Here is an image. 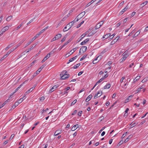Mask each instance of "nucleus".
I'll return each instance as SVG.
<instances>
[{
  "mask_svg": "<svg viewBox=\"0 0 148 148\" xmlns=\"http://www.w3.org/2000/svg\"><path fill=\"white\" fill-rule=\"evenodd\" d=\"M35 18H34L33 19H32L27 24V25L29 24L30 23H31L33 22V21H34V19Z\"/></svg>",
  "mask_w": 148,
  "mask_h": 148,
  "instance_id": "56",
  "label": "nucleus"
},
{
  "mask_svg": "<svg viewBox=\"0 0 148 148\" xmlns=\"http://www.w3.org/2000/svg\"><path fill=\"white\" fill-rule=\"evenodd\" d=\"M24 100V99L22 98H21L17 102H18V103H19V104L20 103L22 102Z\"/></svg>",
  "mask_w": 148,
  "mask_h": 148,
  "instance_id": "38",
  "label": "nucleus"
},
{
  "mask_svg": "<svg viewBox=\"0 0 148 148\" xmlns=\"http://www.w3.org/2000/svg\"><path fill=\"white\" fill-rule=\"evenodd\" d=\"M123 56H127V57L129 55L128 54V51L127 50L123 53Z\"/></svg>",
  "mask_w": 148,
  "mask_h": 148,
  "instance_id": "26",
  "label": "nucleus"
},
{
  "mask_svg": "<svg viewBox=\"0 0 148 148\" xmlns=\"http://www.w3.org/2000/svg\"><path fill=\"white\" fill-rule=\"evenodd\" d=\"M78 124H76L74 126L71 128V130L72 131L75 130L78 127Z\"/></svg>",
  "mask_w": 148,
  "mask_h": 148,
  "instance_id": "19",
  "label": "nucleus"
},
{
  "mask_svg": "<svg viewBox=\"0 0 148 148\" xmlns=\"http://www.w3.org/2000/svg\"><path fill=\"white\" fill-rule=\"evenodd\" d=\"M7 101H5L1 105V107H3L5 104L7 103Z\"/></svg>",
  "mask_w": 148,
  "mask_h": 148,
  "instance_id": "60",
  "label": "nucleus"
},
{
  "mask_svg": "<svg viewBox=\"0 0 148 148\" xmlns=\"http://www.w3.org/2000/svg\"><path fill=\"white\" fill-rule=\"evenodd\" d=\"M61 133V130H56L55 132L54 135L55 136L58 135Z\"/></svg>",
  "mask_w": 148,
  "mask_h": 148,
  "instance_id": "12",
  "label": "nucleus"
},
{
  "mask_svg": "<svg viewBox=\"0 0 148 148\" xmlns=\"http://www.w3.org/2000/svg\"><path fill=\"white\" fill-rule=\"evenodd\" d=\"M133 137V135H130L125 140V143H126L130 139L132 138Z\"/></svg>",
  "mask_w": 148,
  "mask_h": 148,
  "instance_id": "18",
  "label": "nucleus"
},
{
  "mask_svg": "<svg viewBox=\"0 0 148 148\" xmlns=\"http://www.w3.org/2000/svg\"><path fill=\"white\" fill-rule=\"evenodd\" d=\"M77 100H75L73 102H72L71 103V106H73L77 102Z\"/></svg>",
  "mask_w": 148,
  "mask_h": 148,
  "instance_id": "45",
  "label": "nucleus"
},
{
  "mask_svg": "<svg viewBox=\"0 0 148 148\" xmlns=\"http://www.w3.org/2000/svg\"><path fill=\"white\" fill-rule=\"evenodd\" d=\"M110 87V84H108L104 86L103 88L104 89L107 88H109Z\"/></svg>",
  "mask_w": 148,
  "mask_h": 148,
  "instance_id": "22",
  "label": "nucleus"
},
{
  "mask_svg": "<svg viewBox=\"0 0 148 148\" xmlns=\"http://www.w3.org/2000/svg\"><path fill=\"white\" fill-rule=\"evenodd\" d=\"M66 37V36H65L61 40V42H63L64 41H65V40Z\"/></svg>",
  "mask_w": 148,
  "mask_h": 148,
  "instance_id": "54",
  "label": "nucleus"
},
{
  "mask_svg": "<svg viewBox=\"0 0 148 148\" xmlns=\"http://www.w3.org/2000/svg\"><path fill=\"white\" fill-rule=\"evenodd\" d=\"M147 81H148V77H145L142 80L141 82L142 83H145Z\"/></svg>",
  "mask_w": 148,
  "mask_h": 148,
  "instance_id": "24",
  "label": "nucleus"
},
{
  "mask_svg": "<svg viewBox=\"0 0 148 148\" xmlns=\"http://www.w3.org/2000/svg\"><path fill=\"white\" fill-rule=\"evenodd\" d=\"M13 45L12 44H10L7 47H6V48H5V50H8V49L10 48L11 47H12V46Z\"/></svg>",
  "mask_w": 148,
  "mask_h": 148,
  "instance_id": "34",
  "label": "nucleus"
},
{
  "mask_svg": "<svg viewBox=\"0 0 148 148\" xmlns=\"http://www.w3.org/2000/svg\"><path fill=\"white\" fill-rule=\"evenodd\" d=\"M67 45V43H65L60 48H59L60 51V50L62 48H63L65 45Z\"/></svg>",
  "mask_w": 148,
  "mask_h": 148,
  "instance_id": "52",
  "label": "nucleus"
},
{
  "mask_svg": "<svg viewBox=\"0 0 148 148\" xmlns=\"http://www.w3.org/2000/svg\"><path fill=\"white\" fill-rule=\"evenodd\" d=\"M87 49V47L86 46L82 47L80 49V51L81 50L83 53L85 52Z\"/></svg>",
  "mask_w": 148,
  "mask_h": 148,
  "instance_id": "5",
  "label": "nucleus"
},
{
  "mask_svg": "<svg viewBox=\"0 0 148 148\" xmlns=\"http://www.w3.org/2000/svg\"><path fill=\"white\" fill-rule=\"evenodd\" d=\"M49 57V56H48V55H47L45 56V57H44V59L42 61H41L42 63L44 62Z\"/></svg>",
  "mask_w": 148,
  "mask_h": 148,
  "instance_id": "20",
  "label": "nucleus"
},
{
  "mask_svg": "<svg viewBox=\"0 0 148 148\" xmlns=\"http://www.w3.org/2000/svg\"><path fill=\"white\" fill-rule=\"evenodd\" d=\"M148 1H145L143 3H141L140 5H143V6H145V5L147 4V3H148Z\"/></svg>",
  "mask_w": 148,
  "mask_h": 148,
  "instance_id": "49",
  "label": "nucleus"
},
{
  "mask_svg": "<svg viewBox=\"0 0 148 148\" xmlns=\"http://www.w3.org/2000/svg\"><path fill=\"white\" fill-rule=\"evenodd\" d=\"M22 25H23V24L21 23L20 25H18V27H17L16 28H15L14 29V30L16 31V30H17L19 28H20V27H21V26Z\"/></svg>",
  "mask_w": 148,
  "mask_h": 148,
  "instance_id": "28",
  "label": "nucleus"
},
{
  "mask_svg": "<svg viewBox=\"0 0 148 148\" xmlns=\"http://www.w3.org/2000/svg\"><path fill=\"white\" fill-rule=\"evenodd\" d=\"M14 134H12L10 137V140H12L14 137Z\"/></svg>",
  "mask_w": 148,
  "mask_h": 148,
  "instance_id": "61",
  "label": "nucleus"
},
{
  "mask_svg": "<svg viewBox=\"0 0 148 148\" xmlns=\"http://www.w3.org/2000/svg\"><path fill=\"white\" fill-rule=\"evenodd\" d=\"M102 91H99L97 92V94H96L94 96V98L96 99V97L98 96V95L99 94V93H101V94H102Z\"/></svg>",
  "mask_w": 148,
  "mask_h": 148,
  "instance_id": "30",
  "label": "nucleus"
},
{
  "mask_svg": "<svg viewBox=\"0 0 148 148\" xmlns=\"http://www.w3.org/2000/svg\"><path fill=\"white\" fill-rule=\"evenodd\" d=\"M104 21H102L100 22L98 24H99V27H101L103 24Z\"/></svg>",
  "mask_w": 148,
  "mask_h": 148,
  "instance_id": "42",
  "label": "nucleus"
},
{
  "mask_svg": "<svg viewBox=\"0 0 148 148\" xmlns=\"http://www.w3.org/2000/svg\"><path fill=\"white\" fill-rule=\"evenodd\" d=\"M135 31L136 30L135 29L133 30L129 34L128 36H131L135 32Z\"/></svg>",
  "mask_w": 148,
  "mask_h": 148,
  "instance_id": "35",
  "label": "nucleus"
},
{
  "mask_svg": "<svg viewBox=\"0 0 148 148\" xmlns=\"http://www.w3.org/2000/svg\"><path fill=\"white\" fill-rule=\"evenodd\" d=\"M140 30H138V32H136V33L134 35L133 37L134 38L136 36H137L140 34Z\"/></svg>",
  "mask_w": 148,
  "mask_h": 148,
  "instance_id": "25",
  "label": "nucleus"
},
{
  "mask_svg": "<svg viewBox=\"0 0 148 148\" xmlns=\"http://www.w3.org/2000/svg\"><path fill=\"white\" fill-rule=\"evenodd\" d=\"M67 18V16H65L61 20L60 22H62V21H65Z\"/></svg>",
  "mask_w": 148,
  "mask_h": 148,
  "instance_id": "44",
  "label": "nucleus"
},
{
  "mask_svg": "<svg viewBox=\"0 0 148 148\" xmlns=\"http://www.w3.org/2000/svg\"><path fill=\"white\" fill-rule=\"evenodd\" d=\"M89 40L88 38H87L81 42L80 44L82 45H85L86 43Z\"/></svg>",
  "mask_w": 148,
  "mask_h": 148,
  "instance_id": "15",
  "label": "nucleus"
},
{
  "mask_svg": "<svg viewBox=\"0 0 148 148\" xmlns=\"http://www.w3.org/2000/svg\"><path fill=\"white\" fill-rule=\"evenodd\" d=\"M36 46V45H33L29 49V50L27 51V53L28 52L30 51L33 49Z\"/></svg>",
  "mask_w": 148,
  "mask_h": 148,
  "instance_id": "33",
  "label": "nucleus"
},
{
  "mask_svg": "<svg viewBox=\"0 0 148 148\" xmlns=\"http://www.w3.org/2000/svg\"><path fill=\"white\" fill-rule=\"evenodd\" d=\"M39 36L37 34L36 35V36L33 37L31 40V42H33L34 40L36 38H37Z\"/></svg>",
  "mask_w": 148,
  "mask_h": 148,
  "instance_id": "27",
  "label": "nucleus"
},
{
  "mask_svg": "<svg viewBox=\"0 0 148 148\" xmlns=\"http://www.w3.org/2000/svg\"><path fill=\"white\" fill-rule=\"evenodd\" d=\"M131 100V99H126L125 101V103H126L128 102L129 101H130Z\"/></svg>",
  "mask_w": 148,
  "mask_h": 148,
  "instance_id": "57",
  "label": "nucleus"
},
{
  "mask_svg": "<svg viewBox=\"0 0 148 148\" xmlns=\"http://www.w3.org/2000/svg\"><path fill=\"white\" fill-rule=\"evenodd\" d=\"M77 56H75V57H73V58L70 59L69 60V62H67V64H68L70 62H72L73 61V60H75V59H76V58H77Z\"/></svg>",
  "mask_w": 148,
  "mask_h": 148,
  "instance_id": "10",
  "label": "nucleus"
},
{
  "mask_svg": "<svg viewBox=\"0 0 148 148\" xmlns=\"http://www.w3.org/2000/svg\"><path fill=\"white\" fill-rule=\"evenodd\" d=\"M108 76V75L107 74H106V75H105L102 77L103 78V79H104L106 78Z\"/></svg>",
  "mask_w": 148,
  "mask_h": 148,
  "instance_id": "62",
  "label": "nucleus"
},
{
  "mask_svg": "<svg viewBox=\"0 0 148 148\" xmlns=\"http://www.w3.org/2000/svg\"><path fill=\"white\" fill-rule=\"evenodd\" d=\"M62 36V35L60 34H57L55 37L57 39H58L61 38Z\"/></svg>",
  "mask_w": 148,
  "mask_h": 148,
  "instance_id": "21",
  "label": "nucleus"
},
{
  "mask_svg": "<svg viewBox=\"0 0 148 148\" xmlns=\"http://www.w3.org/2000/svg\"><path fill=\"white\" fill-rule=\"evenodd\" d=\"M87 34V32L86 33H84V34H83L81 36L79 37V41L82 40V38H84Z\"/></svg>",
  "mask_w": 148,
  "mask_h": 148,
  "instance_id": "17",
  "label": "nucleus"
},
{
  "mask_svg": "<svg viewBox=\"0 0 148 148\" xmlns=\"http://www.w3.org/2000/svg\"><path fill=\"white\" fill-rule=\"evenodd\" d=\"M95 31L92 30L90 33L88 35V36H91L95 34Z\"/></svg>",
  "mask_w": 148,
  "mask_h": 148,
  "instance_id": "23",
  "label": "nucleus"
},
{
  "mask_svg": "<svg viewBox=\"0 0 148 148\" xmlns=\"http://www.w3.org/2000/svg\"><path fill=\"white\" fill-rule=\"evenodd\" d=\"M100 27H99V24H97L95 27V30H96L97 29L99 28Z\"/></svg>",
  "mask_w": 148,
  "mask_h": 148,
  "instance_id": "55",
  "label": "nucleus"
},
{
  "mask_svg": "<svg viewBox=\"0 0 148 148\" xmlns=\"http://www.w3.org/2000/svg\"><path fill=\"white\" fill-rule=\"evenodd\" d=\"M32 42H31V41L30 42H28L26 44L25 47L28 46V45L30 44Z\"/></svg>",
  "mask_w": 148,
  "mask_h": 148,
  "instance_id": "63",
  "label": "nucleus"
},
{
  "mask_svg": "<svg viewBox=\"0 0 148 148\" xmlns=\"http://www.w3.org/2000/svg\"><path fill=\"white\" fill-rule=\"evenodd\" d=\"M76 18H76L74 21H72L71 22L69 23V24H67L66 26H65L64 28L63 29V31L64 32H66L70 29L74 23L79 20V19H78V18H77L76 20Z\"/></svg>",
  "mask_w": 148,
  "mask_h": 148,
  "instance_id": "1",
  "label": "nucleus"
},
{
  "mask_svg": "<svg viewBox=\"0 0 148 148\" xmlns=\"http://www.w3.org/2000/svg\"><path fill=\"white\" fill-rule=\"evenodd\" d=\"M127 133V132H126L122 136L121 138H124L125 137V136L126 135Z\"/></svg>",
  "mask_w": 148,
  "mask_h": 148,
  "instance_id": "59",
  "label": "nucleus"
},
{
  "mask_svg": "<svg viewBox=\"0 0 148 148\" xmlns=\"http://www.w3.org/2000/svg\"><path fill=\"white\" fill-rule=\"evenodd\" d=\"M92 95H89L87 98L85 100V101L86 102H87L89 101L92 98Z\"/></svg>",
  "mask_w": 148,
  "mask_h": 148,
  "instance_id": "16",
  "label": "nucleus"
},
{
  "mask_svg": "<svg viewBox=\"0 0 148 148\" xmlns=\"http://www.w3.org/2000/svg\"><path fill=\"white\" fill-rule=\"evenodd\" d=\"M19 103H18V102H15L14 105L12 106V108H11L10 110H12L14 109L16 106H17L19 105Z\"/></svg>",
  "mask_w": 148,
  "mask_h": 148,
  "instance_id": "8",
  "label": "nucleus"
},
{
  "mask_svg": "<svg viewBox=\"0 0 148 148\" xmlns=\"http://www.w3.org/2000/svg\"><path fill=\"white\" fill-rule=\"evenodd\" d=\"M77 110H75L73 112V113H72V115H73L74 114H75L77 112Z\"/></svg>",
  "mask_w": 148,
  "mask_h": 148,
  "instance_id": "64",
  "label": "nucleus"
},
{
  "mask_svg": "<svg viewBox=\"0 0 148 148\" xmlns=\"http://www.w3.org/2000/svg\"><path fill=\"white\" fill-rule=\"evenodd\" d=\"M140 76H137L134 79H135V80H136V81H137L139 79H140Z\"/></svg>",
  "mask_w": 148,
  "mask_h": 148,
  "instance_id": "50",
  "label": "nucleus"
},
{
  "mask_svg": "<svg viewBox=\"0 0 148 148\" xmlns=\"http://www.w3.org/2000/svg\"><path fill=\"white\" fill-rule=\"evenodd\" d=\"M58 86H57L56 85L54 86H53L51 88L53 90H56Z\"/></svg>",
  "mask_w": 148,
  "mask_h": 148,
  "instance_id": "47",
  "label": "nucleus"
},
{
  "mask_svg": "<svg viewBox=\"0 0 148 148\" xmlns=\"http://www.w3.org/2000/svg\"><path fill=\"white\" fill-rule=\"evenodd\" d=\"M78 48V47H76L73 49L72 50H71L70 52H69L68 53L66 54L65 57L66 58H67L69 57L70 55L72 54Z\"/></svg>",
  "mask_w": 148,
  "mask_h": 148,
  "instance_id": "3",
  "label": "nucleus"
},
{
  "mask_svg": "<svg viewBox=\"0 0 148 148\" xmlns=\"http://www.w3.org/2000/svg\"><path fill=\"white\" fill-rule=\"evenodd\" d=\"M8 56L6 54L5 55L3 56V57L1 58V59L0 60L2 61L3 60H4L5 58Z\"/></svg>",
  "mask_w": 148,
  "mask_h": 148,
  "instance_id": "48",
  "label": "nucleus"
},
{
  "mask_svg": "<svg viewBox=\"0 0 148 148\" xmlns=\"http://www.w3.org/2000/svg\"><path fill=\"white\" fill-rule=\"evenodd\" d=\"M49 27L48 26H47L44 29L42 30L38 33L37 34L38 35V36H39L40 34H41L42 33L44 32Z\"/></svg>",
  "mask_w": 148,
  "mask_h": 148,
  "instance_id": "11",
  "label": "nucleus"
},
{
  "mask_svg": "<svg viewBox=\"0 0 148 148\" xmlns=\"http://www.w3.org/2000/svg\"><path fill=\"white\" fill-rule=\"evenodd\" d=\"M66 71H64L62 73V74H60L61 76V79H64L68 78L70 75L69 74H66Z\"/></svg>",
  "mask_w": 148,
  "mask_h": 148,
  "instance_id": "2",
  "label": "nucleus"
},
{
  "mask_svg": "<svg viewBox=\"0 0 148 148\" xmlns=\"http://www.w3.org/2000/svg\"><path fill=\"white\" fill-rule=\"evenodd\" d=\"M56 49V48H55L53 49L52 51H50L48 54H47L48 55V56H49L50 57L51 55L53 54L56 52L55 50Z\"/></svg>",
  "mask_w": 148,
  "mask_h": 148,
  "instance_id": "9",
  "label": "nucleus"
},
{
  "mask_svg": "<svg viewBox=\"0 0 148 148\" xmlns=\"http://www.w3.org/2000/svg\"><path fill=\"white\" fill-rule=\"evenodd\" d=\"M36 86V85H35L34 87L30 88L28 90V91H29V92H32L35 88Z\"/></svg>",
  "mask_w": 148,
  "mask_h": 148,
  "instance_id": "31",
  "label": "nucleus"
},
{
  "mask_svg": "<svg viewBox=\"0 0 148 148\" xmlns=\"http://www.w3.org/2000/svg\"><path fill=\"white\" fill-rule=\"evenodd\" d=\"M127 57V56H123L122 58L119 60V61L120 63L123 62L126 59Z\"/></svg>",
  "mask_w": 148,
  "mask_h": 148,
  "instance_id": "14",
  "label": "nucleus"
},
{
  "mask_svg": "<svg viewBox=\"0 0 148 148\" xmlns=\"http://www.w3.org/2000/svg\"><path fill=\"white\" fill-rule=\"evenodd\" d=\"M87 56V55H84L80 59V61H82Z\"/></svg>",
  "mask_w": 148,
  "mask_h": 148,
  "instance_id": "46",
  "label": "nucleus"
},
{
  "mask_svg": "<svg viewBox=\"0 0 148 148\" xmlns=\"http://www.w3.org/2000/svg\"><path fill=\"white\" fill-rule=\"evenodd\" d=\"M41 70L39 68L36 72V75L38 74Z\"/></svg>",
  "mask_w": 148,
  "mask_h": 148,
  "instance_id": "43",
  "label": "nucleus"
},
{
  "mask_svg": "<svg viewBox=\"0 0 148 148\" xmlns=\"http://www.w3.org/2000/svg\"><path fill=\"white\" fill-rule=\"evenodd\" d=\"M110 34H107L105 35H104L103 37V38H105L106 39H107L108 38V37H110Z\"/></svg>",
  "mask_w": 148,
  "mask_h": 148,
  "instance_id": "29",
  "label": "nucleus"
},
{
  "mask_svg": "<svg viewBox=\"0 0 148 148\" xmlns=\"http://www.w3.org/2000/svg\"><path fill=\"white\" fill-rule=\"evenodd\" d=\"M103 78H102L100 79L98 82H97V83H96L97 85L100 82H102L103 80Z\"/></svg>",
  "mask_w": 148,
  "mask_h": 148,
  "instance_id": "40",
  "label": "nucleus"
},
{
  "mask_svg": "<svg viewBox=\"0 0 148 148\" xmlns=\"http://www.w3.org/2000/svg\"><path fill=\"white\" fill-rule=\"evenodd\" d=\"M80 65V63H79L76 64V65H75L73 68V69H77L78 67Z\"/></svg>",
  "mask_w": 148,
  "mask_h": 148,
  "instance_id": "39",
  "label": "nucleus"
},
{
  "mask_svg": "<svg viewBox=\"0 0 148 148\" xmlns=\"http://www.w3.org/2000/svg\"><path fill=\"white\" fill-rule=\"evenodd\" d=\"M84 21H82L80 23L77 25V28H78L81 25L84 23Z\"/></svg>",
  "mask_w": 148,
  "mask_h": 148,
  "instance_id": "36",
  "label": "nucleus"
},
{
  "mask_svg": "<svg viewBox=\"0 0 148 148\" xmlns=\"http://www.w3.org/2000/svg\"><path fill=\"white\" fill-rule=\"evenodd\" d=\"M9 28V27L7 26L4 27L1 29L2 32H3V33L6 30H8Z\"/></svg>",
  "mask_w": 148,
  "mask_h": 148,
  "instance_id": "6",
  "label": "nucleus"
},
{
  "mask_svg": "<svg viewBox=\"0 0 148 148\" xmlns=\"http://www.w3.org/2000/svg\"><path fill=\"white\" fill-rule=\"evenodd\" d=\"M115 35V34H113L112 35L110 36V38L112 39L114 37V36Z\"/></svg>",
  "mask_w": 148,
  "mask_h": 148,
  "instance_id": "53",
  "label": "nucleus"
},
{
  "mask_svg": "<svg viewBox=\"0 0 148 148\" xmlns=\"http://www.w3.org/2000/svg\"><path fill=\"white\" fill-rule=\"evenodd\" d=\"M85 11H84L82 12L79 15H78L77 17L79 16V18H82L85 14Z\"/></svg>",
  "mask_w": 148,
  "mask_h": 148,
  "instance_id": "13",
  "label": "nucleus"
},
{
  "mask_svg": "<svg viewBox=\"0 0 148 148\" xmlns=\"http://www.w3.org/2000/svg\"><path fill=\"white\" fill-rule=\"evenodd\" d=\"M125 77H122V78L120 80V82L121 83H122L123 81V80L125 79Z\"/></svg>",
  "mask_w": 148,
  "mask_h": 148,
  "instance_id": "58",
  "label": "nucleus"
},
{
  "mask_svg": "<svg viewBox=\"0 0 148 148\" xmlns=\"http://www.w3.org/2000/svg\"><path fill=\"white\" fill-rule=\"evenodd\" d=\"M82 112V111H80L78 113V115L79 116H81Z\"/></svg>",
  "mask_w": 148,
  "mask_h": 148,
  "instance_id": "51",
  "label": "nucleus"
},
{
  "mask_svg": "<svg viewBox=\"0 0 148 148\" xmlns=\"http://www.w3.org/2000/svg\"><path fill=\"white\" fill-rule=\"evenodd\" d=\"M17 47L11 49H10L9 51H8L6 53L7 55L8 56L13 51H14L15 49H16V48Z\"/></svg>",
  "mask_w": 148,
  "mask_h": 148,
  "instance_id": "7",
  "label": "nucleus"
},
{
  "mask_svg": "<svg viewBox=\"0 0 148 148\" xmlns=\"http://www.w3.org/2000/svg\"><path fill=\"white\" fill-rule=\"evenodd\" d=\"M128 8V7L127 6H126L119 13V15H122Z\"/></svg>",
  "mask_w": 148,
  "mask_h": 148,
  "instance_id": "4",
  "label": "nucleus"
},
{
  "mask_svg": "<svg viewBox=\"0 0 148 148\" xmlns=\"http://www.w3.org/2000/svg\"><path fill=\"white\" fill-rule=\"evenodd\" d=\"M12 17H13L12 16H10L6 18V21H9L12 18Z\"/></svg>",
  "mask_w": 148,
  "mask_h": 148,
  "instance_id": "32",
  "label": "nucleus"
},
{
  "mask_svg": "<svg viewBox=\"0 0 148 148\" xmlns=\"http://www.w3.org/2000/svg\"><path fill=\"white\" fill-rule=\"evenodd\" d=\"M130 125V129L132 128L133 127H134L136 125V123H134L133 124L131 123Z\"/></svg>",
  "mask_w": 148,
  "mask_h": 148,
  "instance_id": "37",
  "label": "nucleus"
},
{
  "mask_svg": "<svg viewBox=\"0 0 148 148\" xmlns=\"http://www.w3.org/2000/svg\"><path fill=\"white\" fill-rule=\"evenodd\" d=\"M27 80H26L25 81H24L23 83L21 84L18 88H17L19 89L25 83L27 82Z\"/></svg>",
  "mask_w": 148,
  "mask_h": 148,
  "instance_id": "41",
  "label": "nucleus"
}]
</instances>
